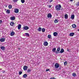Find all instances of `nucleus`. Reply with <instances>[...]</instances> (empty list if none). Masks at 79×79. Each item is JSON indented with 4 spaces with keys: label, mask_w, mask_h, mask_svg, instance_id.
<instances>
[{
    "label": "nucleus",
    "mask_w": 79,
    "mask_h": 79,
    "mask_svg": "<svg viewBox=\"0 0 79 79\" xmlns=\"http://www.w3.org/2000/svg\"><path fill=\"white\" fill-rule=\"evenodd\" d=\"M61 5L59 4L58 5H57L55 6L56 10H57V11H59L61 10Z\"/></svg>",
    "instance_id": "obj_1"
},
{
    "label": "nucleus",
    "mask_w": 79,
    "mask_h": 79,
    "mask_svg": "<svg viewBox=\"0 0 79 79\" xmlns=\"http://www.w3.org/2000/svg\"><path fill=\"white\" fill-rule=\"evenodd\" d=\"M60 47H59L57 48V49L56 51L55 52L56 53V54H58L60 53Z\"/></svg>",
    "instance_id": "obj_2"
},
{
    "label": "nucleus",
    "mask_w": 79,
    "mask_h": 79,
    "mask_svg": "<svg viewBox=\"0 0 79 79\" xmlns=\"http://www.w3.org/2000/svg\"><path fill=\"white\" fill-rule=\"evenodd\" d=\"M55 68H58L59 67H60V65H59V64L58 63H56L55 64Z\"/></svg>",
    "instance_id": "obj_3"
},
{
    "label": "nucleus",
    "mask_w": 79,
    "mask_h": 79,
    "mask_svg": "<svg viewBox=\"0 0 79 79\" xmlns=\"http://www.w3.org/2000/svg\"><path fill=\"white\" fill-rule=\"evenodd\" d=\"M6 39V38H2L0 40V42H5Z\"/></svg>",
    "instance_id": "obj_4"
},
{
    "label": "nucleus",
    "mask_w": 79,
    "mask_h": 79,
    "mask_svg": "<svg viewBox=\"0 0 79 79\" xmlns=\"http://www.w3.org/2000/svg\"><path fill=\"white\" fill-rule=\"evenodd\" d=\"M27 66H24L23 67V69L24 70V71H26L27 69Z\"/></svg>",
    "instance_id": "obj_5"
},
{
    "label": "nucleus",
    "mask_w": 79,
    "mask_h": 79,
    "mask_svg": "<svg viewBox=\"0 0 79 79\" xmlns=\"http://www.w3.org/2000/svg\"><path fill=\"white\" fill-rule=\"evenodd\" d=\"M14 12L16 13H19V9H14Z\"/></svg>",
    "instance_id": "obj_6"
},
{
    "label": "nucleus",
    "mask_w": 79,
    "mask_h": 79,
    "mask_svg": "<svg viewBox=\"0 0 79 79\" xmlns=\"http://www.w3.org/2000/svg\"><path fill=\"white\" fill-rule=\"evenodd\" d=\"M52 14L50 13H49L48 15V18H52Z\"/></svg>",
    "instance_id": "obj_7"
},
{
    "label": "nucleus",
    "mask_w": 79,
    "mask_h": 79,
    "mask_svg": "<svg viewBox=\"0 0 79 79\" xmlns=\"http://www.w3.org/2000/svg\"><path fill=\"white\" fill-rule=\"evenodd\" d=\"M23 28L24 29V30H28V29H29V27H28L27 26L24 27Z\"/></svg>",
    "instance_id": "obj_8"
},
{
    "label": "nucleus",
    "mask_w": 79,
    "mask_h": 79,
    "mask_svg": "<svg viewBox=\"0 0 79 79\" xmlns=\"http://www.w3.org/2000/svg\"><path fill=\"white\" fill-rule=\"evenodd\" d=\"M48 43L47 42L45 41L44 43V46H47L48 45Z\"/></svg>",
    "instance_id": "obj_9"
},
{
    "label": "nucleus",
    "mask_w": 79,
    "mask_h": 79,
    "mask_svg": "<svg viewBox=\"0 0 79 79\" xmlns=\"http://www.w3.org/2000/svg\"><path fill=\"white\" fill-rule=\"evenodd\" d=\"M15 35V33L13 32V31H12L10 33V35L11 36H13Z\"/></svg>",
    "instance_id": "obj_10"
},
{
    "label": "nucleus",
    "mask_w": 79,
    "mask_h": 79,
    "mask_svg": "<svg viewBox=\"0 0 79 79\" xmlns=\"http://www.w3.org/2000/svg\"><path fill=\"white\" fill-rule=\"evenodd\" d=\"M0 48L1 49V50H4L5 48L4 46H1Z\"/></svg>",
    "instance_id": "obj_11"
},
{
    "label": "nucleus",
    "mask_w": 79,
    "mask_h": 79,
    "mask_svg": "<svg viewBox=\"0 0 79 79\" xmlns=\"http://www.w3.org/2000/svg\"><path fill=\"white\" fill-rule=\"evenodd\" d=\"M64 52V49L63 48H61V50L60 51V52H59V53H63V52Z\"/></svg>",
    "instance_id": "obj_12"
},
{
    "label": "nucleus",
    "mask_w": 79,
    "mask_h": 79,
    "mask_svg": "<svg viewBox=\"0 0 79 79\" xmlns=\"http://www.w3.org/2000/svg\"><path fill=\"white\" fill-rule=\"evenodd\" d=\"M10 24L11 26H13L14 25H15V23H14V22H11L10 23Z\"/></svg>",
    "instance_id": "obj_13"
},
{
    "label": "nucleus",
    "mask_w": 79,
    "mask_h": 79,
    "mask_svg": "<svg viewBox=\"0 0 79 79\" xmlns=\"http://www.w3.org/2000/svg\"><path fill=\"white\" fill-rule=\"evenodd\" d=\"M53 35L54 37H56V35H58V33L56 32H54Z\"/></svg>",
    "instance_id": "obj_14"
},
{
    "label": "nucleus",
    "mask_w": 79,
    "mask_h": 79,
    "mask_svg": "<svg viewBox=\"0 0 79 79\" xmlns=\"http://www.w3.org/2000/svg\"><path fill=\"white\" fill-rule=\"evenodd\" d=\"M10 19H11L12 21H14V20H15V17H11Z\"/></svg>",
    "instance_id": "obj_15"
},
{
    "label": "nucleus",
    "mask_w": 79,
    "mask_h": 79,
    "mask_svg": "<svg viewBox=\"0 0 79 79\" xmlns=\"http://www.w3.org/2000/svg\"><path fill=\"white\" fill-rule=\"evenodd\" d=\"M21 28V25L19 24L18 26V29L19 30Z\"/></svg>",
    "instance_id": "obj_16"
},
{
    "label": "nucleus",
    "mask_w": 79,
    "mask_h": 79,
    "mask_svg": "<svg viewBox=\"0 0 79 79\" xmlns=\"http://www.w3.org/2000/svg\"><path fill=\"white\" fill-rule=\"evenodd\" d=\"M74 35V33H71L69 34V35L71 36V37H73Z\"/></svg>",
    "instance_id": "obj_17"
},
{
    "label": "nucleus",
    "mask_w": 79,
    "mask_h": 79,
    "mask_svg": "<svg viewBox=\"0 0 79 79\" xmlns=\"http://www.w3.org/2000/svg\"><path fill=\"white\" fill-rule=\"evenodd\" d=\"M6 12L7 13V14H10V10H7Z\"/></svg>",
    "instance_id": "obj_18"
},
{
    "label": "nucleus",
    "mask_w": 79,
    "mask_h": 79,
    "mask_svg": "<svg viewBox=\"0 0 79 79\" xmlns=\"http://www.w3.org/2000/svg\"><path fill=\"white\" fill-rule=\"evenodd\" d=\"M38 31H39V32H40L41 31L42 28H41V27H39L38 29Z\"/></svg>",
    "instance_id": "obj_19"
},
{
    "label": "nucleus",
    "mask_w": 79,
    "mask_h": 79,
    "mask_svg": "<svg viewBox=\"0 0 79 79\" xmlns=\"http://www.w3.org/2000/svg\"><path fill=\"white\" fill-rule=\"evenodd\" d=\"M64 18L65 19H67V18H68V14H66L64 15Z\"/></svg>",
    "instance_id": "obj_20"
},
{
    "label": "nucleus",
    "mask_w": 79,
    "mask_h": 79,
    "mask_svg": "<svg viewBox=\"0 0 79 79\" xmlns=\"http://www.w3.org/2000/svg\"><path fill=\"white\" fill-rule=\"evenodd\" d=\"M54 22L55 23H57L58 22V20L56 19L54 20Z\"/></svg>",
    "instance_id": "obj_21"
},
{
    "label": "nucleus",
    "mask_w": 79,
    "mask_h": 79,
    "mask_svg": "<svg viewBox=\"0 0 79 79\" xmlns=\"http://www.w3.org/2000/svg\"><path fill=\"white\" fill-rule=\"evenodd\" d=\"M72 27H73V28H75V27H76V25L75 24H73L72 25Z\"/></svg>",
    "instance_id": "obj_22"
},
{
    "label": "nucleus",
    "mask_w": 79,
    "mask_h": 79,
    "mask_svg": "<svg viewBox=\"0 0 79 79\" xmlns=\"http://www.w3.org/2000/svg\"><path fill=\"white\" fill-rule=\"evenodd\" d=\"M71 18L72 19H74V15H72L71 16Z\"/></svg>",
    "instance_id": "obj_23"
},
{
    "label": "nucleus",
    "mask_w": 79,
    "mask_h": 79,
    "mask_svg": "<svg viewBox=\"0 0 79 79\" xmlns=\"http://www.w3.org/2000/svg\"><path fill=\"white\" fill-rule=\"evenodd\" d=\"M72 76H73V77H76V73H73L72 74Z\"/></svg>",
    "instance_id": "obj_24"
},
{
    "label": "nucleus",
    "mask_w": 79,
    "mask_h": 79,
    "mask_svg": "<svg viewBox=\"0 0 79 79\" xmlns=\"http://www.w3.org/2000/svg\"><path fill=\"white\" fill-rule=\"evenodd\" d=\"M27 74H24L23 75V77H24V78H26V77H27Z\"/></svg>",
    "instance_id": "obj_25"
},
{
    "label": "nucleus",
    "mask_w": 79,
    "mask_h": 79,
    "mask_svg": "<svg viewBox=\"0 0 79 79\" xmlns=\"http://www.w3.org/2000/svg\"><path fill=\"white\" fill-rule=\"evenodd\" d=\"M52 51L53 52H55H55L56 51V48H53L52 50Z\"/></svg>",
    "instance_id": "obj_26"
},
{
    "label": "nucleus",
    "mask_w": 79,
    "mask_h": 79,
    "mask_svg": "<svg viewBox=\"0 0 79 79\" xmlns=\"http://www.w3.org/2000/svg\"><path fill=\"white\" fill-rule=\"evenodd\" d=\"M48 39H51V37H52V35H49L48 36Z\"/></svg>",
    "instance_id": "obj_27"
},
{
    "label": "nucleus",
    "mask_w": 79,
    "mask_h": 79,
    "mask_svg": "<svg viewBox=\"0 0 79 79\" xmlns=\"http://www.w3.org/2000/svg\"><path fill=\"white\" fill-rule=\"evenodd\" d=\"M42 32H45V28H43L42 29Z\"/></svg>",
    "instance_id": "obj_28"
},
{
    "label": "nucleus",
    "mask_w": 79,
    "mask_h": 79,
    "mask_svg": "<svg viewBox=\"0 0 79 79\" xmlns=\"http://www.w3.org/2000/svg\"><path fill=\"white\" fill-rule=\"evenodd\" d=\"M8 7L9 9H11L12 8V6L11 5H10Z\"/></svg>",
    "instance_id": "obj_29"
},
{
    "label": "nucleus",
    "mask_w": 79,
    "mask_h": 79,
    "mask_svg": "<svg viewBox=\"0 0 79 79\" xmlns=\"http://www.w3.org/2000/svg\"><path fill=\"white\" fill-rule=\"evenodd\" d=\"M31 69H28V70L27 71V72L28 73H29V72H31Z\"/></svg>",
    "instance_id": "obj_30"
},
{
    "label": "nucleus",
    "mask_w": 79,
    "mask_h": 79,
    "mask_svg": "<svg viewBox=\"0 0 79 79\" xmlns=\"http://www.w3.org/2000/svg\"><path fill=\"white\" fill-rule=\"evenodd\" d=\"M67 63H68V62L67 61H65L64 63V66H66V64H67Z\"/></svg>",
    "instance_id": "obj_31"
},
{
    "label": "nucleus",
    "mask_w": 79,
    "mask_h": 79,
    "mask_svg": "<svg viewBox=\"0 0 79 79\" xmlns=\"http://www.w3.org/2000/svg\"><path fill=\"white\" fill-rule=\"evenodd\" d=\"M22 73H23V72L22 71H19V75H21Z\"/></svg>",
    "instance_id": "obj_32"
},
{
    "label": "nucleus",
    "mask_w": 79,
    "mask_h": 79,
    "mask_svg": "<svg viewBox=\"0 0 79 79\" xmlns=\"http://www.w3.org/2000/svg\"><path fill=\"white\" fill-rule=\"evenodd\" d=\"M25 35H26V36H28V37L29 36V34L28 33H25Z\"/></svg>",
    "instance_id": "obj_33"
},
{
    "label": "nucleus",
    "mask_w": 79,
    "mask_h": 79,
    "mask_svg": "<svg viewBox=\"0 0 79 79\" xmlns=\"http://www.w3.org/2000/svg\"><path fill=\"white\" fill-rule=\"evenodd\" d=\"M21 2L22 3H24L25 2V1L24 0H21Z\"/></svg>",
    "instance_id": "obj_34"
},
{
    "label": "nucleus",
    "mask_w": 79,
    "mask_h": 79,
    "mask_svg": "<svg viewBox=\"0 0 79 79\" xmlns=\"http://www.w3.org/2000/svg\"><path fill=\"white\" fill-rule=\"evenodd\" d=\"M76 6H79V2H78L77 4H76Z\"/></svg>",
    "instance_id": "obj_35"
},
{
    "label": "nucleus",
    "mask_w": 79,
    "mask_h": 79,
    "mask_svg": "<svg viewBox=\"0 0 79 79\" xmlns=\"http://www.w3.org/2000/svg\"><path fill=\"white\" fill-rule=\"evenodd\" d=\"M2 23V20H0V24Z\"/></svg>",
    "instance_id": "obj_36"
},
{
    "label": "nucleus",
    "mask_w": 79,
    "mask_h": 79,
    "mask_svg": "<svg viewBox=\"0 0 79 79\" xmlns=\"http://www.w3.org/2000/svg\"><path fill=\"white\" fill-rule=\"evenodd\" d=\"M48 7H49V8H51V7H52V5H49Z\"/></svg>",
    "instance_id": "obj_37"
},
{
    "label": "nucleus",
    "mask_w": 79,
    "mask_h": 79,
    "mask_svg": "<svg viewBox=\"0 0 79 79\" xmlns=\"http://www.w3.org/2000/svg\"><path fill=\"white\" fill-rule=\"evenodd\" d=\"M49 70H50V69H46V71L47 72V71H49Z\"/></svg>",
    "instance_id": "obj_38"
},
{
    "label": "nucleus",
    "mask_w": 79,
    "mask_h": 79,
    "mask_svg": "<svg viewBox=\"0 0 79 79\" xmlns=\"http://www.w3.org/2000/svg\"><path fill=\"white\" fill-rule=\"evenodd\" d=\"M50 79H56L55 77H51Z\"/></svg>",
    "instance_id": "obj_39"
},
{
    "label": "nucleus",
    "mask_w": 79,
    "mask_h": 79,
    "mask_svg": "<svg viewBox=\"0 0 79 79\" xmlns=\"http://www.w3.org/2000/svg\"><path fill=\"white\" fill-rule=\"evenodd\" d=\"M5 73V71L3 70L2 71V73Z\"/></svg>",
    "instance_id": "obj_40"
},
{
    "label": "nucleus",
    "mask_w": 79,
    "mask_h": 79,
    "mask_svg": "<svg viewBox=\"0 0 79 79\" xmlns=\"http://www.w3.org/2000/svg\"><path fill=\"white\" fill-rule=\"evenodd\" d=\"M53 0H51L50 1H49V2H50V3H51L52 2H53Z\"/></svg>",
    "instance_id": "obj_41"
},
{
    "label": "nucleus",
    "mask_w": 79,
    "mask_h": 79,
    "mask_svg": "<svg viewBox=\"0 0 79 79\" xmlns=\"http://www.w3.org/2000/svg\"><path fill=\"white\" fill-rule=\"evenodd\" d=\"M67 50L68 52H69V49H67Z\"/></svg>",
    "instance_id": "obj_42"
},
{
    "label": "nucleus",
    "mask_w": 79,
    "mask_h": 79,
    "mask_svg": "<svg viewBox=\"0 0 79 79\" xmlns=\"http://www.w3.org/2000/svg\"><path fill=\"white\" fill-rule=\"evenodd\" d=\"M61 66H60V68H59V69H61Z\"/></svg>",
    "instance_id": "obj_43"
},
{
    "label": "nucleus",
    "mask_w": 79,
    "mask_h": 79,
    "mask_svg": "<svg viewBox=\"0 0 79 79\" xmlns=\"http://www.w3.org/2000/svg\"><path fill=\"white\" fill-rule=\"evenodd\" d=\"M74 0H70V2H73Z\"/></svg>",
    "instance_id": "obj_44"
},
{
    "label": "nucleus",
    "mask_w": 79,
    "mask_h": 79,
    "mask_svg": "<svg viewBox=\"0 0 79 79\" xmlns=\"http://www.w3.org/2000/svg\"><path fill=\"white\" fill-rule=\"evenodd\" d=\"M20 48H19V50H20Z\"/></svg>",
    "instance_id": "obj_45"
}]
</instances>
